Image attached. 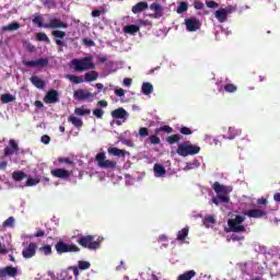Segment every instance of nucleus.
Masks as SVG:
<instances>
[{
  "label": "nucleus",
  "mask_w": 280,
  "mask_h": 280,
  "mask_svg": "<svg viewBox=\"0 0 280 280\" xmlns=\"http://www.w3.org/2000/svg\"><path fill=\"white\" fill-rule=\"evenodd\" d=\"M71 65H72V68L79 72L90 71L95 69V63H93L92 56L83 57L81 59L74 58L71 60Z\"/></svg>",
  "instance_id": "1"
},
{
  "label": "nucleus",
  "mask_w": 280,
  "mask_h": 280,
  "mask_svg": "<svg viewBox=\"0 0 280 280\" xmlns=\"http://www.w3.org/2000/svg\"><path fill=\"white\" fill-rule=\"evenodd\" d=\"M176 153L179 156H194L200 153V147L192 144L191 141H185L178 144Z\"/></svg>",
  "instance_id": "2"
},
{
  "label": "nucleus",
  "mask_w": 280,
  "mask_h": 280,
  "mask_svg": "<svg viewBox=\"0 0 280 280\" xmlns=\"http://www.w3.org/2000/svg\"><path fill=\"white\" fill-rule=\"evenodd\" d=\"M77 244L82 246V248H88V250H97L102 244L100 241H95L93 235H80L77 238Z\"/></svg>",
  "instance_id": "3"
},
{
  "label": "nucleus",
  "mask_w": 280,
  "mask_h": 280,
  "mask_svg": "<svg viewBox=\"0 0 280 280\" xmlns=\"http://www.w3.org/2000/svg\"><path fill=\"white\" fill-rule=\"evenodd\" d=\"M245 217L236 215L234 219L228 220V226L232 233H244L246 232V226H244Z\"/></svg>",
  "instance_id": "4"
},
{
  "label": "nucleus",
  "mask_w": 280,
  "mask_h": 280,
  "mask_svg": "<svg viewBox=\"0 0 280 280\" xmlns=\"http://www.w3.org/2000/svg\"><path fill=\"white\" fill-rule=\"evenodd\" d=\"M95 161L97 162L101 170H115L117 167L116 161L106 160V153L100 152L95 155Z\"/></svg>",
  "instance_id": "5"
},
{
  "label": "nucleus",
  "mask_w": 280,
  "mask_h": 280,
  "mask_svg": "<svg viewBox=\"0 0 280 280\" xmlns=\"http://www.w3.org/2000/svg\"><path fill=\"white\" fill-rule=\"evenodd\" d=\"M55 248L58 253V255H62L65 253H80V247L75 244H67L62 241H59L56 245Z\"/></svg>",
  "instance_id": "6"
},
{
  "label": "nucleus",
  "mask_w": 280,
  "mask_h": 280,
  "mask_svg": "<svg viewBox=\"0 0 280 280\" xmlns=\"http://www.w3.org/2000/svg\"><path fill=\"white\" fill-rule=\"evenodd\" d=\"M44 27L46 30H58V28L67 30V27H69V24L62 22V20L58 18H52L49 20V23L44 25Z\"/></svg>",
  "instance_id": "7"
},
{
  "label": "nucleus",
  "mask_w": 280,
  "mask_h": 280,
  "mask_svg": "<svg viewBox=\"0 0 280 280\" xmlns=\"http://www.w3.org/2000/svg\"><path fill=\"white\" fill-rule=\"evenodd\" d=\"M186 30L188 32H198L202 27V23L197 18H188L185 20Z\"/></svg>",
  "instance_id": "8"
},
{
  "label": "nucleus",
  "mask_w": 280,
  "mask_h": 280,
  "mask_svg": "<svg viewBox=\"0 0 280 280\" xmlns=\"http://www.w3.org/2000/svg\"><path fill=\"white\" fill-rule=\"evenodd\" d=\"M60 102V93L57 90H50L44 97L45 104H58Z\"/></svg>",
  "instance_id": "9"
},
{
  "label": "nucleus",
  "mask_w": 280,
  "mask_h": 280,
  "mask_svg": "<svg viewBox=\"0 0 280 280\" xmlns=\"http://www.w3.org/2000/svg\"><path fill=\"white\" fill-rule=\"evenodd\" d=\"M240 135H242V130L235 129V127H229L228 129L223 128V133H222L223 139L233 141V139H235L236 137H240Z\"/></svg>",
  "instance_id": "10"
},
{
  "label": "nucleus",
  "mask_w": 280,
  "mask_h": 280,
  "mask_svg": "<svg viewBox=\"0 0 280 280\" xmlns=\"http://www.w3.org/2000/svg\"><path fill=\"white\" fill-rule=\"evenodd\" d=\"M149 8L154 12L149 14L150 19H161L163 16V5L160 3L153 2Z\"/></svg>",
  "instance_id": "11"
},
{
  "label": "nucleus",
  "mask_w": 280,
  "mask_h": 280,
  "mask_svg": "<svg viewBox=\"0 0 280 280\" xmlns=\"http://www.w3.org/2000/svg\"><path fill=\"white\" fill-rule=\"evenodd\" d=\"M24 67H39V69H45L47 65H49V59L39 58L37 60L32 61H23Z\"/></svg>",
  "instance_id": "12"
},
{
  "label": "nucleus",
  "mask_w": 280,
  "mask_h": 280,
  "mask_svg": "<svg viewBox=\"0 0 280 280\" xmlns=\"http://www.w3.org/2000/svg\"><path fill=\"white\" fill-rule=\"evenodd\" d=\"M36 248H38L36 243H30L28 246L22 250V257H24V259H32V257L36 255Z\"/></svg>",
  "instance_id": "13"
},
{
  "label": "nucleus",
  "mask_w": 280,
  "mask_h": 280,
  "mask_svg": "<svg viewBox=\"0 0 280 280\" xmlns=\"http://www.w3.org/2000/svg\"><path fill=\"white\" fill-rule=\"evenodd\" d=\"M51 176L55 178H61V180H67V178H70L71 172L65 168H55L50 171Z\"/></svg>",
  "instance_id": "14"
},
{
  "label": "nucleus",
  "mask_w": 280,
  "mask_h": 280,
  "mask_svg": "<svg viewBox=\"0 0 280 280\" xmlns=\"http://www.w3.org/2000/svg\"><path fill=\"white\" fill-rule=\"evenodd\" d=\"M19 275V269L16 267L7 266L0 269V278L3 279L5 277H16Z\"/></svg>",
  "instance_id": "15"
},
{
  "label": "nucleus",
  "mask_w": 280,
  "mask_h": 280,
  "mask_svg": "<svg viewBox=\"0 0 280 280\" xmlns=\"http://www.w3.org/2000/svg\"><path fill=\"white\" fill-rule=\"evenodd\" d=\"M231 11L229 9H219L214 12L215 19L219 21V23H226V19H229V13Z\"/></svg>",
  "instance_id": "16"
},
{
  "label": "nucleus",
  "mask_w": 280,
  "mask_h": 280,
  "mask_svg": "<svg viewBox=\"0 0 280 280\" xmlns=\"http://www.w3.org/2000/svg\"><path fill=\"white\" fill-rule=\"evenodd\" d=\"M93 94L89 92V90H77L74 91L73 97L74 100H78L79 102H82L84 100H89V97H92Z\"/></svg>",
  "instance_id": "17"
},
{
  "label": "nucleus",
  "mask_w": 280,
  "mask_h": 280,
  "mask_svg": "<svg viewBox=\"0 0 280 280\" xmlns=\"http://www.w3.org/2000/svg\"><path fill=\"white\" fill-rule=\"evenodd\" d=\"M212 189L217 194V196H226V194H229V187L220 184L219 182H215L212 185Z\"/></svg>",
  "instance_id": "18"
},
{
  "label": "nucleus",
  "mask_w": 280,
  "mask_h": 280,
  "mask_svg": "<svg viewBox=\"0 0 280 280\" xmlns=\"http://www.w3.org/2000/svg\"><path fill=\"white\" fill-rule=\"evenodd\" d=\"M9 145L4 149V156H12L14 152H19V143L15 140H10Z\"/></svg>",
  "instance_id": "19"
},
{
  "label": "nucleus",
  "mask_w": 280,
  "mask_h": 280,
  "mask_svg": "<svg viewBox=\"0 0 280 280\" xmlns=\"http://www.w3.org/2000/svg\"><path fill=\"white\" fill-rule=\"evenodd\" d=\"M148 8L149 5L147 1H140L132 7L131 11L133 14H141V12H145Z\"/></svg>",
  "instance_id": "20"
},
{
  "label": "nucleus",
  "mask_w": 280,
  "mask_h": 280,
  "mask_svg": "<svg viewBox=\"0 0 280 280\" xmlns=\"http://www.w3.org/2000/svg\"><path fill=\"white\" fill-rule=\"evenodd\" d=\"M113 119H127L128 118V112L124 109V107L114 109L112 112Z\"/></svg>",
  "instance_id": "21"
},
{
  "label": "nucleus",
  "mask_w": 280,
  "mask_h": 280,
  "mask_svg": "<svg viewBox=\"0 0 280 280\" xmlns=\"http://www.w3.org/2000/svg\"><path fill=\"white\" fill-rule=\"evenodd\" d=\"M246 215L248 218H256V219H259V218H264L267 215V212L264 211V210H260V209H250L246 212Z\"/></svg>",
  "instance_id": "22"
},
{
  "label": "nucleus",
  "mask_w": 280,
  "mask_h": 280,
  "mask_svg": "<svg viewBox=\"0 0 280 280\" xmlns=\"http://www.w3.org/2000/svg\"><path fill=\"white\" fill-rule=\"evenodd\" d=\"M108 154H110L112 156H126V154H130L128 151L126 150H121L118 149L116 147H110L107 149Z\"/></svg>",
  "instance_id": "23"
},
{
  "label": "nucleus",
  "mask_w": 280,
  "mask_h": 280,
  "mask_svg": "<svg viewBox=\"0 0 280 280\" xmlns=\"http://www.w3.org/2000/svg\"><path fill=\"white\" fill-rule=\"evenodd\" d=\"M212 202L217 207H220V202L228 205V202H231V198H229V196H226V195H217V197L212 198Z\"/></svg>",
  "instance_id": "24"
},
{
  "label": "nucleus",
  "mask_w": 280,
  "mask_h": 280,
  "mask_svg": "<svg viewBox=\"0 0 280 280\" xmlns=\"http://www.w3.org/2000/svg\"><path fill=\"white\" fill-rule=\"evenodd\" d=\"M97 78H100V73H97V71H94V70L86 72L84 74L85 82H95Z\"/></svg>",
  "instance_id": "25"
},
{
  "label": "nucleus",
  "mask_w": 280,
  "mask_h": 280,
  "mask_svg": "<svg viewBox=\"0 0 280 280\" xmlns=\"http://www.w3.org/2000/svg\"><path fill=\"white\" fill-rule=\"evenodd\" d=\"M30 80H31L32 84L36 86V89H45V81H43L37 75L31 77Z\"/></svg>",
  "instance_id": "26"
},
{
  "label": "nucleus",
  "mask_w": 280,
  "mask_h": 280,
  "mask_svg": "<svg viewBox=\"0 0 280 280\" xmlns=\"http://www.w3.org/2000/svg\"><path fill=\"white\" fill-rule=\"evenodd\" d=\"M140 27L139 25L130 24L124 27L125 34H130L131 36H135L137 32H139Z\"/></svg>",
  "instance_id": "27"
},
{
  "label": "nucleus",
  "mask_w": 280,
  "mask_h": 280,
  "mask_svg": "<svg viewBox=\"0 0 280 280\" xmlns=\"http://www.w3.org/2000/svg\"><path fill=\"white\" fill-rule=\"evenodd\" d=\"M2 104H10L11 102H16V96L10 94V93H4L0 97Z\"/></svg>",
  "instance_id": "28"
},
{
  "label": "nucleus",
  "mask_w": 280,
  "mask_h": 280,
  "mask_svg": "<svg viewBox=\"0 0 280 280\" xmlns=\"http://www.w3.org/2000/svg\"><path fill=\"white\" fill-rule=\"evenodd\" d=\"M20 28H21V24H19V22H13L11 24L2 26V32H16V30H20Z\"/></svg>",
  "instance_id": "29"
},
{
  "label": "nucleus",
  "mask_w": 280,
  "mask_h": 280,
  "mask_svg": "<svg viewBox=\"0 0 280 280\" xmlns=\"http://www.w3.org/2000/svg\"><path fill=\"white\" fill-rule=\"evenodd\" d=\"M196 277V271L195 270H188L182 275L178 276L177 280H191Z\"/></svg>",
  "instance_id": "30"
},
{
  "label": "nucleus",
  "mask_w": 280,
  "mask_h": 280,
  "mask_svg": "<svg viewBox=\"0 0 280 280\" xmlns=\"http://www.w3.org/2000/svg\"><path fill=\"white\" fill-rule=\"evenodd\" d=\"M68 121L74 126V128H82V126H84V122L82 121V119L75 117V116H70L68 118Z\"/></svg>",
  "instance_id": "31"
},
{
  "label": "nucleus",
  "mask_w": 280,
  "mask_h": 280,
  "mask_svg": "<svg viewBox=\"0 0 280 280\" xmlns=\"http://www.w3.org/2000/svg\"><path fill=\"white\" fill-rule=\"evenodd\" d=\"M187 235H189V228H184L177 233V242H185L187 240Z\"/></svg>",
  "instance_id": "32"
},
{
  "label": "nucleus",
  "mask_w": 280,
  "mask_h": 280,
  "mask_svg": "<svg viewBox=\"0 0 280 280\" xmlns=\"http://www.w3.org/2000/svg\"><path fill=\"white\" fill-rule=\"evenodd\" d=\"M154 92V86L150 82H144L142 84V93L143 95H151Z\"/></svg>",
  "instance_id": "33"
},
{
  "label": "nucleus",
  "mask_w": 280,
  "mask_h": 280,
  "mask_svg": "<svg viewBox=\"0 0 280 280\" xmlns=\"http://www.w3.org/2000/svg\"><path fill=\"white\" fill-rule=\"evenodd\" d=\"M153 170H154L155 176L158 177L165 176L166 174L165 167L161 164H154Z\"/></svg>",
  "instance_id": "34"
},
{
  "label": "nucleus",
  "mask_w": 280,
  "mask_h": 280,
  "mask_svg": "<svg viewBox=\"0 0 280 280\" xmlns=\"http://www.w3.org/2000/svg\"><path fill=\"white\" fill-rule=\"evenodd\" d=\"M26 176L27 175L23 171L13 172V174H12V178L16 183H21V180H23V178H26Z\"/></svg>",
  "instance_id": "35"
},
{
  "label": "nucleus",
  "mask_w": 280,
  "mask_h": 280,
  "mask_svg": "<svg viewBox=\"0 0 280 280\" xmlns=\"http://www.w3.org/2000/svg\"><path fill=\"white\" fill-rule=\"evenodd\" d=\"M66 79L70 82H73V84H82V82H84V80L81 77L74 74H68L66 75Z\"/></svg>",
  "instance_id": "36"
},
{
  "label": "nucleus",
  "mask_w": 280,
  "mask_h": 280,
  "mask_svg": "<svg viewBox=\"0 0 280 280\" xmlns=\"http://www.w3.org/2000/svg\"><path fill=\"white\" fill-rule=\"evenodd\" d=\"M90 113H91V109H86V108H84V106L77 107L74 109V115H79L80 117H82L84 115H89Z\"/></svg>",
  "instance_id": "37"
},
{
  "label": "nucleus",
  "mask_w": 280,
  "mask_h": 280,
  "mask_svg": "<svg viewBox=\"0 0 280 280\" xmlns=\"http://www.w3.org/2000/svg\"><path fill=\"white\" fill-rule=\"evenodd\" d=\"M224 91L226 93H235L237 91V85L233 84V83H226L223 86Z\"/></svg>",
  "instance_id": "38"
},
{
  "label": "nucleus",
  "mask_w": 280,
  "mask_h": 280,
  "mask_svg": "<svg viewBox=\"0 0 280 280\" xmlns=\"http://www.w3.org/2000/svg\"><path fill=\"white\" fill-rule=\"evenodd\" d=\"M188 8H189V3L180 2L179 5L177 7L176 12L177 14H183V12H187Z\"/></svg>",
  "instance_id": "39"
},
{
  "label": "nucleus",
  "mask_w": 280,
  "mask_h": 280,
  "mask_svg": "<svg viewBox=\"0 0 280 280\" xmlns=\"http://www.w3.org/2000/svg\"><path fill=\"white\" fill-rule=\"evenodd\" d=\"M167 143L171 145H174V143H178L180 141V136L178 135H172L166 138Z\"/></svg>",
  "instance_id": "40"
},
{
  "label": "nucleus",
  "mask_w": 280,
  "mask_h": 280,
  "mask_svg": "<svg viewBox=\"0 0 280 280\" xmlns=\"http://www.w3.org/2000/svg\"><path fill=\"white\" fill-rule=\"evenodd\" d=\"M38 183H40V178L28 177L26 180L25 187H34V186L38 185Z\"/></svg>",
  "instance_id": "41"
},
{
  "label": "nucleus",
  "mask_w": 280,
  "mask_h": 280,
  "mask_svg": "<svg viewBox=\"0 0 280 280\" xmlns=\"http://www.w3.org/2000/svg\"><path fill=\"white\" fill-rule=\"evenodd\" d=\"M37 40L46 43L47 45H49V43H51V40L49 39L47 34H45V33H38L37 34Z\"/></svg>",
  "instance_id": "42"
},
{
  "label": "nucleus",
  "mask_w": 280,
  "mask_h": 280,
  "mask_svg": "<svg viewBox=\"0 0 280 280\" xmlns=\"http://www.w3.org/2000/svg\"><path fill=\"white\" fill-rule=\"evenodd\" d=\"M89 268H91V262H89L86 260H80L79 261V269L80 270H89Z\"/></svg>",
  "instance_id": "43"
},
{
  "label": "nucleus",
  "mask_w": 280,
  "mask_h": 280,
  "mask_svg": "<svg viewBox=\"0 0 280 280\" xmlns=\"http://www.w3.org/2000/svg\"><path fill=\"white\" fill-rule=\"evenodd\" d=\"M51 36H54L55 38H65L67 36V33H65V31H52L51 32Z\"/></svg>",
  "instance_id": "44"
},
{
  "label": "nucleus",
  "mask_w": 280,
  "mask_h": 280,
  "mask_svg": "<svg viewBox=\"0 0 280 280\" xmlns=\"http://www.w3.org/2000/svg\"><path fill=\"white\" fill-rule=\"evenodd\" d=\"M33 23L35 25H38V27H45V24L43 23V16L40 15H36L34 19H33Z\"/></svg>",
  "instance_id": "45"
},
{
  "label": "nucleus",
  "mask_w": 280,
  "mask_h": 280,
  "mask_svg": "<svg viewBox=\"0 0 280 280\" xmlns=\"http://www.w3.org/2000/svg\"><path fill=\"white\" fill-rule=\"evenodd\" d=\"M2 226L8 229V226H14V217H9L3 223Z\"/></svg>",
  "instance_id": "46"
},
{
  "label": "nucleus",
  "mask_w": 280,
  "mask_h": 280,
  "mask_svg": "<svg viewBox=\"0 0 280 280\" xmlns=\"http://www.w3.org/2000/svg\"><path fill=\"white\" fill-rule=\"evenodd\" d=\"M93 115L94 117H96L97 119H102L104 117V109L102 108H95L93 109Z\"/></svg>",
  "instance_id": "47"
},
{
  "label": "nucleus",
  "mask_w": 280,
  "mask_h": 280,
  "mask_svg": "<svg viewBox=\"0 0 280 280\" xmlns=\"http://www.w3.org/2000/svg\"><path fill=\"white\" fill-rule=\"evenodd\" d=\"M150 143H152V145H159V143H161V138H159V136L153 135L149 138Z\"/></svg>",
  "instance_id": "48"
},
{
  "label": "nucleus",
  "mask_w": 280,
  "mask_h": 280,
  "mask_svg": "<svg viewBox=\"0 0 280 280\" xmlns=\"http://www.w3.org/2000/svg\"><path fill=\"white\" fill-rule=\"evenodd\" d=\"M39 250L40 253H44V255H51V245H44Z\"/></svg>",
  "instance_id": "49"
},
{
  "label": "nucleus",
  "mask_w": 280,
  "mask_h": 280,
  "mask_svg": "<svg viewBox=\"0 0 280 280\" xmlns=\"http://www.w3.org/2000/svg\"><path fill=\"white\" fill-rule=\"evenodd\" d=\"M207 8H210L211 10H215L220 8V4L213 0L207 1L206 2Z\"/></svg>",
  "instance_id": "50"
},
{
  "label": "nucleus",
  "mask_w": 280,
  "mask_h": 280,
  "mask_svg": "<svg viewBox=\"0 0 280 280\" xmlns=\"http://www.w3.org/2000/svg\"><path fill=\"white\" fill-rule=\"evenodd\" d=\"M172 130H173L172 127L165 125V126L156 129V132L159 133L162 131V132H166L167 135H170V133H172Z\"/></svg>",
  "instance_id": "51"
},
{
  "label": "nucleus",
  "mask_w": 280,
  "mask_h": 280,
  "mask_svg": "<svg viewBox=\"0 0 280 280\" xmlns=\"http://www.w3.org/2000/svg\"><path fill=\"white\" fill-rule=\"evenodd\" d=\"M83 45L86 47H95V42L93 39L83 38L82 39Z\"/></svg>",
  "instance_id": "52"
},
{
  "label": "nucleus",
  "mask_w": 280,
  "mask_h": 280,
  "mask_svg": "<svg viewBox=\"0 0 280 280\" xmlns=\"http://www.w3.org/2000/svg\"><path fill=\"white\" fill-rule=\"evenodd\" d=\"M205 224H215V218L208 215L203 219Z\"/></svg>",
  "instance_id": "53"
},
{
  "label": "nucleus",
  "mask_w": 280,
  "mask_h": 280,
  "mask_svg": "<svg viewBox=\"0 0 280 280\" xmlns=\"http://www.w3.org/2000/svg\"><path fill=\"white\" fill-rule=\"evenodd\" d=\"M58 162L66 163L67 165H73V161H71V159H69V158H59Z\"/></svg>",
  "instance_id": "54"
},
{
  "label": "nucleus",
  "mask_w": 280,
  "mask_h": 280,
  "mask_svg": "<svg viewBox=\"0 0 280 280\" xmlns=\"http://www.w3.org/2000/svg\"><path fill=\"white\" fill-rule=\"evenodd\" d=\"M139 135H140V137H148V135H150V131L148 130V128L141 127L139 129Z\"/></svg>",
  "instance_id": "55"
},
{
  "label": "nucleus",
  "mask_w": 280,
  "mask_h": 280,
  "mask_svg": "<svg viewBox=\"0 0 280 280\" xmlns=\"http://www.w3.org/2000/svg\"><path fill=\"white\" fill-rule=\"evenodd\" d=\"M42 143H44L45 145H49L50 141H51V138L47 135H44L42 136V139H40Z\"/></svg>",
  "instance_id": "56"
},
{
  "label": "nucleus",
  "mask_w": 280,
  "mask_h": 280,
  "mask_svg": "<svg viewBox=\"0 0 280 280\" xmlns=\"http://www.w3.org/2000/svg\"><path fill=\"white\" fill-rule=\"evenodd\" d=\"M179 132L182 135H186L187 136V135H192L194 131H191V129H189V127H182Z\"/></svg>",
  "instance_id": "57"
},
{
  "label": "nucleus",
  "mask_w": 280,
  "mask_h": 280,
  "mask_svg": "<svg viewBox=\"0 0 280 280\" xmlns=\"http://www.w3.org/2000/svg\"><path fill=\"white\" fill-rule=\"evenodd\" d=\"M106 60H108V57L106 55L97 56V62H100V65H104V62H106Z\"/></svg>",
  "instance_id": "58"
},
{
  "label": "nucleus",
  "mask_w": 280,
  "mask_h": 280,
  "mask_svg": "<svg viewBox=\"0 0 280 280\" xmlns=\"http://www.w3.org/2000/svg\"><path fill=\"white\" fill-rule=\"evenodd\" d=\"M115 95H117V97H124L126 95V90H124V89H116L115 90Z\"/></svg>",
  "instance_id": "59"
},
{
  "label": "nucleus",
  "mask_w": 280,
  "mask_h": 280,
  "mask_svg": "<svg viewBox=\"0 0 280 280\" xmlns=\"http://www.w3.org/2000/svg\"><path fill=\"white\" fill-rule=\"evenodd\" d=\"M230 240H232V242H242L244 240V236L232 234Z\"/></svg>",
  "instance_id": "60"
},
{
  "label": "nucleus",
  "mask_w": 280,
  "mask_h": 280,
  "mask_svg": "<svg viewBox=\"0 0 280 280\" xmlns=\"http://www.w3.org/2000/svg\"><path fill=\"white\" fill-rule=\"evenodd\" d=\"M194 8L196 10H202L205 8V3L200 2V1H195L194 2Z\"/></svg>",
  "instance_id": "61"
},
{
  "label": "nucleus",
  "mask_w": 280,
  "mask_h": 280,
  "mask_svg": "<svg viewBox=\"0 0 280 280\" xmlns=\"http://www.w3.org/2000/svg\"><path fill=\"white\" fill-rule=\"evenodd\" d=\"M102 13H104V10H93L92 11V16L94 19H97V16H101Z\"/></svg>",
  "instance_id": "62"
},
{
  "label": "nucleus",
  "mask_w": 280,
  "mask_h": 280,
  "mask_svg": "<svg viewBox=\"0 0 280 280\" xmlns=\"http://www.w3.org/2000/svg\"><path fill=\"white\" fill-rule=\"evenodd\" d=\"M124 86H131L132 85V79L125 78L122 81Z\"/></svg>",
  "instance_id": "63"
},
{
  "label": "nucleus",
  "mask_w": 280,
  "mask_h": 280,
  "mask_svg": "<svg viewBox=\"0 0 280 280\" xmlns=\"http://www.w3.org/2000/svg\"><path fill=\"white\" fill-rule=\"evenodd\" d=\"M257 205H268V199L262 197V198L257 200Z\"/></svg>",
  "instance_id": "64"
}]
</instances>
